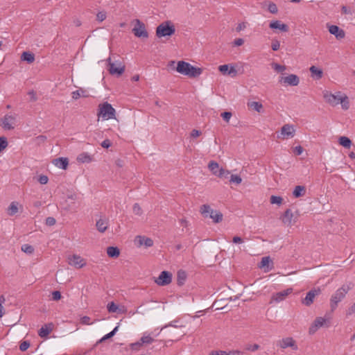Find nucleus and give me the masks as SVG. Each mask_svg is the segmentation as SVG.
<instances>
[{
	"label": "nucleus",
	"instance_id": "obj_60",
	"mask_svg": "<svg viewBox=\"0 0 355 355\" xmlns=\"http://www.w3.org/2000/svg\"><path fill=\"white\" fill-rule=\"evenodd\" d=\"M273 51H277L280 47V43L278 40H273L271 45Z\"/></svg>",
	"mask_w": 355,
	"mask_h": 355
},
{
	"label": "nucleus",
	"instance_id": "obj_48",
	"mask_svg": "<svg viewBox=\"0 0 355 355\" xmlns=\"http://www.w3.org/2000/svg\"><path fill=\"white\" fill-rule=\"evenodd\" d=\"M282 198L277 196H272L270 199L271 204L281 205L282 202Z\"/></svg>",
	"mask_w": 355,
	"mask_h": 355
},
{
	"label": "nucleus",
	"instance_id": "obj_21",
	"mask_svg": "<svg viewBox=\"0 0 355 355\" xmlns=\"http://www.w3.org/2000/svg\"><path fill=\"white\" fill-rule=\"evenodd\" d=\"M218 70L223 74V75H230L232 77H234L236 76L237 71L234 67H231L229 69L228 64H223L220 65L218 67Z\"/></svg>",
	"mask_w": 355,
	"mask_h": 355
},
{
	"label": "nucleus",
	"instance_id": "obj_59",
	"mask_svg": "<svg viewBox=\"0 0 355 355\" xmlns=\"http://www.w3.org/2000/svg\"><path fill=\"white\" fill-rule=\"evenodd\" d=\"M80 322L83 324H87V325H89V324H92L90 322V318L88 317V316H83V317H82L80 318Z\"/></svg>",
	"mask_w": 355,
	"mask_h": 355
},
{
	"label": "nucleus",
	"instance_id": "obj_31",
	"mask_svg": "<svg viewBox=\"0 0 355 355\" xmlns=\"http://www.w3.org/2000/svg\"><path fill=\"white\" fill-rule=\"evenodd\" d=\"M306 193V188L304 186H296L293 191V195L295 198L302 197Z\"/></svg>",
	"mask_w": 355,
	"mask_h": 355
},
{
	"label": "nucleus",
	"instance_id": "obj_40",
	"mask_svg": "<svg viewBox=\"0 0 355 355\" xmlns=\"http://www.w3.org/2000/svg\"><path fill=\"white\" fill-rule=\"evenodd\" d=\"M187 279V274L184 270H179L178 272V284L182 286L184 284Z\"/></svg>",
	"mask_w": 355,
	"mask_h": 355
},
{
	"label": "nucleus",
	"instance_id": "obj_49",
	"mask_svg": "<svg viewBox=\"0 0 355 355\" xmlns=\"http://www.w3.org/2000/svg\"><path fill=\"white\" fill-rule=\"evenodd\" d=\"M230 181L231 182H234L236 184H239L242 182V179L239 175H231Z\"/></svg>",
	"mask_w": 355,
	"mask_h": 355
},
{
	"label": "nucleus",
	"instance_id": "obj_62",
	"mask_svg": "<svg viewBox=\"0 0 355 355\" xmlns=\"http://www.w3.org/2000/svg\"><path fill=\"white\" fill-rule=\"evenodd\" d=\"M101 146L104 148H108L109 147L111 146L112 145V142L110 141V139H105L101 144Z\"/></svg>",
	"mask_w": 355,
	"mask_h": 355
},
{
	"label": "nucleus",
	"instance_id": "obj_32",
	"mask_svg": "<svg viewBox=\"0 0 355 355\" xmlns=\"http://www.w3.org/2000/svg\"><path fill=\"white\" fill-rule=\"evenodd\" d=\"M21 60L23 61H26L28 63L31 64L33 63L35 60V55L33 53L28 52V51H24L22 53L21 55Z\"/></svg>",
	"mask_w": 355,
	"mask_h": 355
},
{
	"label": "nucleus",
	"instance_id": "obj_29",
	"mask_svg": "<svg viewBox=\"0 0 355 355\" xmlns=\"http://www.w3.org/2000/svg\"><path fill=\"white\" fill-rule=\"evenodd\" d=\"M96 226L100 232H104L108 227V220L105 218H100L96 221Z\"/></svg>",
	"mask_w": 355,
	"mask_h": 355
},
{
	"label": "nucleus",
	"instance_id": "obj_3",
	"mask_svg": "<svg viewBox=\"0 0 355 355\" xmlns=\"http://www.w3.org/2000/svg\"><path fill=\"white\" fill-rule=\"evenodd\" d=\"M200 211L204 217H209L214 223H219L223 220V214L221 212L213 210L208 205H202Z\"/></svg>",
	"mask_w": 355,
	"mask_h": 355
},
{
	"label": "nucleus",
	"instance_id": "obj_52",
	"mask_svg": "<svg viewBox=\"0 0 355 355\" xmlns=\"http://www.w3.org/2000/svg\"><path fill=\"white\" fill-rule=\"evenodd\" d=\"M30 347V343L28 340L23 341L19 345V349L22 352L26 351Z\"/></svg>",
	"mask_w": 355,
	"mask_h": 355
},
{
	"label": "nucleus",
	"instance_id": "obj_16",
	"mask_svg": "<svg viewBox=\"0 0 355 355\" xmlns=\"http://www.w3.org/2000/svg\"><path fill=\"white\" fill-rule=\"evenodd\" d=\"M292 291V288H288L286 290L278 292L272 295V300L276 302H280L283 301L289 294H291Z\"/></svg>",
	"mask_w": 355,
	"mask_h": 355
},
{
	"label": "nucleus",
	"instance_id": "obj_35",
	"mask_svg": "<svg viewBox=\"0 0 355 355\" xmlns=\"http://www.w3.org/2000/svg\"><path fill=\"white\" fill-rule=\"evenodd\" d=\"M92 160V157L87 153H80L77 157V161L80 163H89Z\"/></svg>",
	"mask_w": 355,
	"mask_h": 355
},
{
	"label": "nucleus",
	"instance_id": "obj_33",
	"mask_svg": "<svg viewBox=\"0 0 355 355\" xmlns=\"http://www.w3.org/2000/svg\"><path fill=\"white\" fill-rule=\"evenodd\" d=\"M107 254L110 257L116 258L119 256L120 251L117 247L110 246L107 248Z\"/></svg>",
	"mask_w": 355,
	"mask_h": 355
},
{
	"label": "nucleus",
	"instance_id": "obj_63",
	"mask_svg": "<svg viewBox=\"0 0 355 355\" xmlns=\"http://www.w3.org/2000/svg\"><path fill=\"white\" fill-rule=\"evenodd\" d=\"M355 313V302L347 311V315H351Z\"/></svg>",
	"mask_w": 355,
	"mask_h": 355
},
{
	"label": "nucleus",
	"instance_id": "obj_28",
	"mask_svg": "<svg viewBox=\"0 0 355 355\" xmlns=\"http://www.w3.org/2000/svg\"><path fill=\"white\" fill-rule=\"evenodd\" d=\"M189 69V63L184 61H179L177 64L176 71L184 76Z\"/></svg>",
	"mask_w": 355,
	"mask_h": 355
},
{
	"label": "nucleus",
	"instance_id": "obj_9",
	"mask_svg": "<svg viewBox=\"0 0 355 355\" xmlns=\"http://www.w3.org/2000/svg\"><path fill=\"white\" fill-rule=\"evenodd\" d=\"M277 346H279L282 349L291 347L295 351L298 349L296 341L292 337L284 338L282 340H279L277 343Z\"/></svg>",
	"mask_w": 355,
	"mask_h": 355
},
{
	"label": "nucleus",
	"instance_id": "obj_43",
	"mask_svg": "<svg viewBox=\"0 0 355 355\" xmlns=\"http://www.w3.org/2000/svg\"><path fill=\"white\" fill-rule=\"evenodd\" d=\"M21 250L28 254H31L34 252V248L29 244H24L21 245Z\"/></svg>",
	"mask_w": 355,
	"mask_h": 355
},
{
	"label": "nucleus",
	"instance_id": "obj_27",
	"mask_svg": "<svg viewBox=\"0 0 355 355\" xmlns=\"http://www.w3.org/2000/svg\"><path fill=\"white\" fill-rule=\"evenodd\" d=\"M53 163L59 168L66 169L69 164V160L67 157H58L55 159Z\"/></svg>",
	"mask_w": 355,
	"mask_h": 355
},
{
	"label": "nucleus",
	"instance_id": "obj_5",
	"mask_svg": "<svg viewBox=\"0 0 355 355\" xmlns=\"http://www.w3.org/2000/svg\"><path fill=\"white\" fill-rule=\"evenodd\" d=\"M108 71L112 75L119 76L123 74L125 71V65L119 60L112 62L111 58L107 59Z\"/></svg>",
	"mask_w": 355,
	"mask_h": 355
},
{
	"label": "nucleus",
	"instance_id": "obj_55",
	"mask_svg": "<svg viewBox=\"0 0 355 355\" xmlns=\"http://www.w3.org/2000/svg\"><path fill=\"white\" fill-rule=\"evenodd\" d=\"M221 116L226 122H229L232 116V113L230 112H224L221 114Z\"/></svg>",
	"mask_w": 355,
	"mask_h": 355
},
{
	"label": "nucleus",
	"instance_id": "obj_53",
	"mask_svg": "<svg viewBox=\"0 0 355 355\" xmlns=\"http://www.w3.org/2000/svg\"><path fill=\"white\" fill-rule=\"evenodd\" d=\"M259 345L258 344L254 345H248L245 347V349L248 351L254 352L259 349Z\"/></svg>",
	"mask_w": 355,
	"mask_h": 355
},
{
	"label": "nucleus",
	"instance_id": "obj_25",
	"mask_svg": "<svg viewBox=\"0 0 355 355\" xmlns=\"http://www.w3.org/2000/svg\"><path fill=\"white\" fill-rule=\"evenodd\" d=\"M282 81L289 85L296 86L300 83V79L295 74H290L286 77L282 78Z\"/></svg>",
	"mask_w": 355,
	"mask_h": 355
},
{
	"label": "nucleus",
	"instance_id": "obj_8",
	"mask_svg": "<svg viewBox=\"0 0 355 355\" xmlns=\"http://www.w3.org/2000/svg\"><path fill=\"white\" fill-rule=\"evenodd\" d=\"M320 293L321 290L320 288H313L309 291L306 293V297L304 299H302V303L306 306H311L313 303L315 297L319 295Z\"/></svg>",
	"mask_w": 355,
	"mask_h": 355
},
{
	"label": "nucleus",
	"instance_id": "obj_2",
	"mask_svg": "<svg viewBox=\"0 0 355 355\" xmlns=\"http://www.w3.org/2000/svg\"><path fill=\"white\" fill-rule=\"evenodd\" d=\"M175 32V26L171 21H166L161 23L156 28V35L159 38L171 36L173 35Z\"/></svg>",
	"mask_w": 355,
	"mask_h": 355
},
{
	"label": "nucleus",
	"instance_id": "obj_4",
	"mask_svg": "<svg viewBox=\"0 0 355 355\" xmlns=\"http://www.w3.org/2000/svg\"><path fill=\"white\" fill-rule=\"evenodd\" d=\"M115 114L114 108L107 102L99 105L98 116H101L103 119H115Z\"/></svg>",
	"mask_w": 355,
	"mask_h": 355
},
{
	"label": "nucleus",
	"instance_id": "obj_64",
	"mask_svg": "<svg viewBox=\"0 0 355 355\" xmlns=\"http://www.w3.org/2000/svg\"><path fill=\"white\" fill-rule=\"evenodd\" d=\"M28 94L30 96L31 101L34 102V101H37L36 94L33 90L28 92Z\"/></svg>",
	"mask_w": 355,
	"mask_h": 355
},
{
	"label": "nucleus",
	"instance_id": "obj_38",
	"mask_svg": "<svg viewBox=\"0 0 355 355\" xmlns=\"http://www.w3.org/2000/svg\"><path fill=\"white\" fill-rule=\"evenodd\" d=\"M249 107L256 110L258 112H261L263 109V105L261 103L257 101H252L248 103Z\"/></svg>",
	"mask_w": 355,
	"mask_h": 355
},
{
	"label": "nucleus",
	"instance_id": "obj_30",
	"mask_svg": "<svg viewBox=\"0 0 355 355\" xmlns=\"http://www.w3.org/2000/svg\"><path fill=\"white\" fill-rule=\"evenodd\" d=\"M243 353L239 350H231L230 352L226 351H212L209 355H242Z\"/></svg>",
	"mask_w": 355,
	"mask_h": 355
},
{
	"label": "nucleus",
	"instance_id": "obj_44",
	"mask_svg": "<svg viewBox=\"0 0 355 355\" xmlns=\"http://www.w3.org/2000/svg\"><path fill=\"white\" fill-rule=\"evenodd\" d=\"M107 309L110 313H116L119 309V306L116 305L114 302H111L107 304Z\"/></svg>",
	"mask_w": 355,
	"mask_h": 355
},
{
	"label": "nucleus",
	"instance_id": "obj_54",
	"mask_svg": "<svg viewBox=\"0 0 355 355\" xmlns=\"http://www.w3.org/2000/svg\"><path fill=\"white\" fill-rule=\"evenodd\" d=\"M61 297V293L58 291H55L52 293V299L55 301L60 300Z\"/></svg>",
	"mask_w": 355,
	"mask_h": 355
},
{
	"label": "nucleus",
	"instance_id": "obj_45",
	"mask_svg": "<svg viewBox=\"0 0 355 355\" xmlns=\"http://www.w3.org/2000/svg\"><path fill=\"white\" fill-rule=\"evenodd\" d=\"M8 146L7 138L5 137H0V152L6 149Z\"/></svg>",
	"mask_w": 355,
	"mask_h": 355
},
{
	"label": "nucleus",
	"instance_id": "obj_19",
	"mask_svg": "<svg viewBox=\"0 0 355 355\" xmlns=\"http://www.w3.org/2000/svg\"><path fill=\"white\" fill-rule=\"evenodd\" d=\"M329 31L331 34L335 35L338 40H341L345 36V31L336 25L329 26Z\"/></svg>",
	"mask_w": 355,
	"mask_h": 355
},
{
	"label": "nucleus",
	"instance_id": "obj_18",
	"mask_svg": "<svg viewBox=\"0 0 355 355\" xmlns=\"http://www.w3.org/2000/svg\"><path fill=\"white\" fill-rule=\"evenodd\" d=\"M293 214L290 209H286L282 216V220L283 223L287 226H291L295 223V220H293Z\"/></svg>",
	"mask_w": 355,
	"mask_h": 355
},
{
	"label": "nucleus",
	"instance_id": "obj_10",
	"mask_svg": "<svg viewBox=\"0 0 355 355\" xmlns=\"http://www.w3.org/2000/svg\"><path fill=\"white\" fill-rule=\"evenodd\" d=\"M1 121V126L4 130H10L15 128L16 123L15 115L6 114Z\"/></svg>",
	"mask_w": 355,
	"mask_h": 355
},
{
	"label": "nucleus",
	"instance_id": "obj_34",
	"mask_svg": "<svg viewBox=\"0 0 355 355\" xmlns=\"http://www.w3.org/2000/svg\"><path fill=\"white\" fill-rule=\"evenodd\" d=\"M309 70L312 76L315 79L319 80L322 77L323 72L320 69H318L315 66H311Z\"/></svg>",
	"mask_w": 355,
	"mask_h": 355
},
{
	"label": "nucleus",
	"instance_id": "obj_57",
	"mask_svg": "<svg viewBox=\"0 0 355 355\" xmlns=\"http://www.w3.org/2000/svg\"><path fill=\"white\" fill-rule=\"evenodd\" d=\"M49 178L46 175H40L38 178V181L42 184H46L48 182Z\"/></svg>",
	"mask_w": 355,
	"mask_h": 355
},
{
	"label": "nucleus",
	"instance_id": "obj_12",
	"mask_svg": "<svg viewBox=\"0 0 355 355\" xmlns=\"http://www.w3.org/2000/svg\"><path fill=\"white\" fill-rule=\"evenodd\" d=\"M172 281V275L168 271H162L155 280L159 286H166L169 284Z\"/></svg>",
	"mask_w": 355,
	"mask_h": 355
},
{
	"label": "nucleus",
	"instance_id": "obj_22",
	"mask_svg": "<svg viewBox=\"0 0 355 355\" xmlns=\"http://www.w3.org/2000/svg\"><path fill=\"white\" fill-rule=\"evenodd\" d=\"M154 341V339L150 335L144 334L141 338L139 342L132 343L131 345L132 349H137V347H140L143 344H150Z\"/></svg>",
	"mask_w": 355,
	"mask_h": 355
},
{
	"label": "nucleus",
	"instance_id": "obj_13",
	"mask_svg": "<svg viewBox=\"0 0 355 355\" xmlns=\"http://www.w3.org/2000/svg\"><path fill=\"white\" fill-rule=\"evenodd\" d=\"M68 263L76 268H81L85 266L86 261L79 255L73 254L68 257Z\"/></svg>",
	"mask_w": 355,
	"mask_h": 355
},
{
	"label": "nucleus",
	"instance_id": "obj_47",
	"mask_svg": "<svg viewBox=\"0 0 355 355\" xmlns=\"http://www.w3.org/2000/svg\"><path fill=\"white\" fill-rule=\"evenodd\" d=\"M268 10L272 14H277L278 12V8H277V5L272 2H270L268 3Z\"/></svg>",
	"mask_w": 355,
	"mask_h": 355
},
{
	"label": "nucleus",
	"instance_id": "obj_20",
	"mask_svg": "<svg viewBox=\"0 0 355 355\" xmlns=\"http://www.w3.org/2000/svg\"><path fill=\"white\" fill-rule=\"evenodd\" d=\"M260 268H265L266 272L271 270L273 268V263L270 257H263L259 264Z\"/></svg>",
	"mask_w": 355,
	"mask_h": 355
},
{
	"label": "nucleus",
	"instance_id": "obj_1",
	"mask_svg": "<svg viewBox=\"0 0 355 355\" xmlns=\"http://www.w3.org/2000/svg\"><path fill=\"white\" fill-rule=\"evenodd\" d=\"M352 288L351 283L343 284L337 289L330 298V308L331 311H334L337 308L338 303L340 302L346 296L347 293Z\"/></svg>",
	"mask_w": 355,
	"mask_h": 355
},
{
	"label": "nucleus",
	"instance_id": "obj_11",
	"mask_svg": "<svg viewBox=\"0 0 355 355\" xmlns=\"http://www.w3.org/2000/svg\"><path fill=\"white\" fill-rule=\"evenodd\" d=\"M208 168L211 171V173L220 178L223 177L224 173H227V174H230V171L227 170H225L223 168L219 167V164L214 162L211 161L208 164Z\"/></svg>",
	"mask_w": 355,
	"mask_h": 355
},
{
	"label": "nucleus",
	"instance_id": "obj_23",
	"mask_svg": "<svg viewBox=\"0 0 355 355\" xmlns=\"http://www.w3.org/2000/svg\"><path fill=\"white\" fill-rule=\"evenodd\" d=\"M135 241L138 243L139 246L144 245L148 248L153 245V241L150 238L146 236H137Z\"/></svg>",
	"mask_w": 355,
	"mask_h": 355
},
{
	"label": "nucleus",
	"instance_id": "obj_7",
	"mask_svg": "<svg viewBox=\"0 0 355 355\" xmlns=\"http://www.w3.org/2000/svg\"><path fill=\"white\" fill-rule=\"evenodd\" d=\"M132 33L137 37L147 38L148 32L146 30L145 24L139 19L135 20V26L132 28Z\"/></svg>",
	"mask_w": 355,
	"mask_h": 355
},
{
	"label": "nucleus",
	"instance_id": "obj_17",
	"mask_svg": "<svg viewBox=\"0 0 355 355\" xmlns=\"http://www.w3.org/2000/svg\"><path fill=\"white\" fill-rule=\"evenodd\" d=\"M53 324L52 322L44 324L38 331V335L40 338H46L48 335L53 329Z\"/></svg>",
	"mask_w": 355,
	"mask_h": 355
},
{
	"label": "nucleus",
	"instance_id": "obj_56",
	"mask_svg": "<svg viewBox=\"0 0 355 355\" xmlns=\"http://www.w3.org/2000/svg\"><path fill=\"white\" fill-rule=\"evenodd\" d=\"M5 302V298L3 295L0 296V318H1L4 314L3 306L2 304Z\"/></svg>",
	"mask_w": 355,
	"mask_h": 355
},
{
	"label": "nucleus",
	"instance_id": "obj_51",
	"mask_svg": "<svg viewBox=\"0 0 355 355\" xmlns=\"http://www.w3.org/2000/svg\"><path fill=\"white\" fill-rule=\"evenodd\" d=\"M106 17H107L106 12H105V11H100L96 15V19L98 21L101 22V21H104L106 19Z\"/></svg>",
	"mask_w": 355,
	"mask_h": 355
},
{
	"label": "nucleus",
	"instance_id": "obj_46",
	"mask_svg": "<svg viewBox=\"0 0 355 355\" xmlns=\"http://www.w3.org/2000/svg\"><path fill=\"white\" fill-rule=\"evenodd\" d=\"M178 322V320H173V321H171V322H169L168 324L164 325L155 336L158 335L161 331H162L164 329H165L168 327H175V328L182 327H183L182 325L177 324Z\"/></svg>",
	"mask_w": 355,
	"mask_h": 355
},
{
	"label": "nucleus",
	"instance_id": "obj_36",
	"mask_svg": "<svg viewBox=\"0 0 355 355\" xmlns=\"http://www.w3.org/2000/svg\"><path fill=\"white\" fill-rule=\"evenodd\" d=\"M72 98L74 100H77L80 96L87 97V94H86V92L83 90V89H79L76 91H73L71 93Z\"/></svg>",
	"mask_w": 355,
	"mask_h": 355
},
{
	"label": "nucleus",
	"instance_id": "obj_24",
	"mask_svg": "<svg viewBox=\"0 0 355 355\" xmlns=\"http://www.w3.org/2000/svg\"><path fill=\"white\" fill-rule=\"evenodd\" d=\"M269 27L272 29H278L282 32H288L289 29L286 24L282 23V21L279 20L271 21Z\"/></svg>",
	"mask_w": 355,
	"mask_h": 355
},
{
	"label": "nucleus",
	"instance_id": "obj_50",
	"mask_svg": "<svg viewBox=\"0 0 355 355\" xmlns=\"http://www.w3.org/2000/svg\"><path fill=\"white\" fill-rule=\"evenodd\" d=\"M132 209L135 214L138 216L142 214V209L138 203L134 204Z\"/></svg>",
	"mask_w": 355,
	"mask_h": 355
},
{
	"label": "nucleus",
	"instance_id": "obj_61",
	"mask_svg": "<svg viewBox=\"0 0 355 355\" xmlns=\"http://www.w3.org/2000/svg\"><path fill=\"white\" fill-rule=\"evenodd\" d=\"M55 219L53 217H47L46 219V224L49 226L55 225Z\"/></svg>",
	"mask_w": 355,
	"mask_h": 355
},
{
	"label": "nucleus",
	"instance_id": "obj_39",
	"mask_svg": "<svg viewBox=\"0 0 355 355\" xmlns=\"http://www.w3.org/2000/svg\"><path fill=\"white\" fill-rule=\"evenodd\" d=\"M18 211V203L12 202L8 208V214L10 216L15 215Z\"/></svg>",
	"mask_w": 355,
	"mask_h": 355
},
{
	"label": "nucleus",
	"instance_id": "obj_14",
	"mask_svg": "<svg viewBox=\"0 0 355 355\" xmlns=\"http://www.w3.org/2000/svg\"><path fill=\"white\" fill-rule=\"evenodd\" d=\"M343 96L340 95V92H338L337 94L326 92L324 94V98L325 101L332 106L338 105L340 102Z\"/></svg>",
	"mask_w": 355,
	"mask_h": 355
},
{
	"label": "nucleus",
	"instance_id": "obj_6",
	"mask_svg": "<svg viewBox=\"0 0 355 355\" xmlns=\"http://www.w3.org/2000/svg\"><path fill=\"white\" fill-rule=\"evenodd\" d=\"M329 321L328 319H326L322 317H318L315 319L313 324L311 325L309 329V333L310 334H315L318 329L322 327H329Z\"/></svg>",
	"mask_w": 355,
	"mask_h": 355
},
{
	"label": "nucleus",
	"instance_id": "obj_37",
	"mask_svg": "<svg viewBox=\"0 0 355 355\" xmlns=\"http://www.w3.org/2000/svg\"><path fill=\"white\" fill-rule=\"evenodd\" d=\"M339 144L345 148H349L352 141L348 137L343 136L339 138Z\"/></svg>",
	"mask_w": 355,
	"mask_h": 355
},
{
	"label": "nucleus",
	"instance_id": "obj_42",
	"mask_svg": "<svg viewBox=\"0 0 355 355\" xmlns=\"http://www.w3.org/2000/svg\"><path fill=\"white\" fill-rule=\"evenodd\" d=\"M340 103L342 105V108L345 110H347L349 107V102L348 97L346 95L343 96Z\"/></svg>",
	"mask_w": 355,
	"mask_h": 355
},
{
	"label": "nucleus",
	"instance_id": "obj_15",
	"mask_svg": "<svg viewBox=\"0 0 355 355\" xmlns=\"http://www.w3.org/2000/svg\"><path fill=\"white\" fill-rule=\"evenodd\" d=\"M281 135L283 139L292 138L295 135V129L293 125L290 124H285L281 128Z\"/></svg>",
	"mask_w": 355,
	"mask_h": 355
},
{
	"label": "nucleus",
	"instance_id": "obj_41",
	"mask_svg": "<svg viewBox=\"0 0 355 355\" xmlns=\"http://www.w3.org/2000/svg\"><path fill=\"white\" fill-rule=\"evenodd\" d=\"M118 328L119 327L116 326V327L114 328V329L110 331V333L107 334L106 335H105L103 338H101L98 342L97 343H102L110 338H112V336H114V334L116 333L117 330H118Z\"/></svg>",
	"mask_w": 355,
	"mask_h": 355
},
{
	"label": "nucleus",
	"instance_id": "obj_58",
	"mask_svg": "<svg viewBox=\"0 0 355 355\" xmlns=\"http://www.w3.org/2000/svg\"><path fill=\"white\" fill-rule=\"evenodd\" d=\"M272 68L277 71H283L285 69L284 66L280 65L277 63L272 64Z\"/></svg>",
	"mask_w": 355,
	"mask_h": 355
},
{
	"label": "nucleus",
	"instance_id": "obj_26",
	"mask_svg": "<svg viewBox=\"0 0 355 355\" xmlns=\"http://www.w3.org/2000/svg\"><path fill=\"white\" fill-rule=\"evenodd\" d=\"M202 69L194 67L189 63V69L186 73V76L189 78H196L202 73Z\"/></svg>",
	"mask_w": 355,
	"mask_h": 355
}]
</instances>
